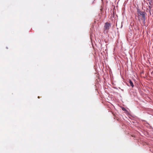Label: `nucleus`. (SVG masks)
I'll use <instances>...</instances> for the list:
<instances>
[{"label": "nucleus", "instance_id": "nucleus-5", "mask_svg": "<svg viewBox=\"0 0 153 153\" xmlns=\"http://www.w3.org/2000/svg\"><path fill=\"white\" fill-rule=\"evenodd\" d=\"M122 110L123 111H126V109H125V108H123H123H122Z\"/></svg>", "mask_w": 153, "mask_h": 153}, {"label": "nucleus", "instance_id": "nucleus-4", "mask_svg": "<svg viewBox=\"0 0 153 153\" xmlns=\"http://www.w3.org/2000/svg\"><path fill=\"white\" fill-rule=\"evenodd\" d=\"M141 19L143 21V23L144 25L145 24V17L144 18H141Z\"/></svg>", "mask_w": 153, "mask_h": 153}, {"label": "nucleus", "instance_id": "nucleus-6", "mask_svg": "<svg viewBox=\"0 0 153 153\" xmlns=\"http://www.w3.org/2000/svg\"><path fill=\"white\" fill-rule=\"evenodd\" d=\"M149 8H150V6H149Z\"/></svg>", "mask_w": 153, "mask_h": 153}, {"label": "nucleus", "instance_id": "nucleus-2", "mask_svg": "<svg viewBox=\"0 0 153 153\" xmlns=\"http://www.w3.org/2000/svg\"><path fill=\"white\" fill-rule=\"evenodd\" d=\"M111 25L110 23L107 22L105 23L104 26V28L105 30H108L109 29V27Z\"/></svg>", "mask_w": 153, "mask_h": 153}, {"label": "nucleus", "instance_id": "nucleus-1", "mask_svg": "<svg viewBox=\"0 0 153 153\" xmlns=\"http://www.w3.org/2000/svg\"><path fill=\"white\" fill-rule=\"evenodd\" d=\"M137 11L139 17H141V18L145 17L146 13L144 11H141L139 8H137Z\"/></svg>", "mask_w": 153, "mask_h": 153}, {"label": "nucleus", "instance_id": "nucleus-3", "mask_svg": "<svg viewBox=\"0 0 153 153\" xmlns=\"http://www.w3.org/2000/svg\"><path fill=\"white\" fill-rule=\"evenodd\" d=\"M129 83L130 84V85L132 87H133L134 86L133 83V82H132V81L130 80L129 79Z\"/></svg>", "mask_w": 153, "mask_h": 153}]
</instances>
